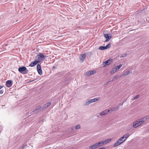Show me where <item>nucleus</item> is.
<instances>
[{
	"mask_svg": "<svg viewBox=\"0 0 149 149\" xmlns=\"http://www.w3.org/2000/svg\"><path fill=\"white\" fill-rule=\"evenodd\" d=\"M18 70L20 73L23 74H27L28 72V70L24 66L19 67L18 68Z\"/></svg>",
	"mask_w": 149,
	"mask_h": 149,
	"instance_id": "obj_1",
	"label": "nucleus"
},
{
	"mask_svg": "<svg viewBox=\"0 0 149 149\" xmlns=\"http://www.w3.org/2000/svg\"><path fill=\"white\" fill-rule=\"evenodd\" d=\"M125 141V140L122 139L121 137L120 139H118L114 144L113 147H116L120 145L121 144L123 143Z\"/></svg>",
	"mask_w": 149,
	"mask_h": 149,
	"instance_id": "obj_2",
	"label": "nucleus"
},
{
	"mask_svg": "<svg viewBox=\"0 0 149 149\" xmlns=\"http://www.w3.org/2000/svg\"><path fill=\"white\" fill-rule=\"evenodd\" d=\"M44 57L45 56L43 54L41 53H40L38 55L36 56L35 59L36 61H39L40 62L41 60V58Z\"/></svg>",
	"mask_w": 149,
	"mask_h": 149,
	"instance_id": "obj_3",
	"label": "nucleus"
},
{
	"mask_svg": "<svg viewBox=\"0 0 149 149\" xmlns=\"http://www.w3.org/2000/svg\"><path fill=\"white\" fill-rule=\"evenodd\" d=\"M104 37L106 39L105 42H107L109 41L112 37V35L111 34H104Z\"/></svg>",
	"mask_w": 149,
	"mask_h": 149,
	"instance_id": "obj_4",
	"label": "nucleus"
},
{
	"mask_svg": "<svg viewBox=\"0 0 149 149\" xmlns=\"http://www.w3.org/2000/svg\"><path fill=\"white\" fill-rule=\"evenodd\" d=\"M147 119V116H146L144 118H141L140 120H138V122L139 123V125H140L142 124L144 122V121L146 120Z\"/></svg>",
	"mask_w": 149,
	"mask_h": 149,
	"instance_id": "obj_5",
	"label": "nucleus"
},
{
	"mask_svg": "<svg viewBox=\"0 0 149 149\" xmlns=\"http://www.w3.org/2000/svg\"><path fill=\"white\" fill-rule=\"evenodd\" d=\"M112 60L111 59H109L107 61L103 62V65L104 66H105L106 65L110 64L112 62Z\"/></svg>",
	"mask_w": 149,
	"mask_h": 149,
	"instance_id": "obj_6",
	"label": "nucleus"
},
{
	"mask_svg": "<svg viewBox=\"0 0 149 149\" xmlns=\"http://www.w3.org/2000/svg\"><path fill=\"white\" fill-rule=\"evenodd\" d=\"M37 71L39 74L41 75L42 74V71L40 65L39 64H38L37 66Z\"/></svg>",
	"mask_w": 149,
	"mask_h": 149,
	"instance_id": "obj_7",
	"label": "nucleus"
},
{
	"mask_svg": "<svg viewBox=\"0 0 149 149\" xmlns=\"http://www.w3.org/2000/svg\"><path fill=\"white\" fill-rule=\"evenodd\" d=\"M41 108V107L40 106H37L36 107V108L35 109H34L33 111H32V110L30 111H29V112H30V113H36Z\"/></svg>",
	"mask_w": 149,
	"mask_h": 149,
	"instance_id": "obj_8",
	"label": "nucleus"
},
{
	"mask_svg": "<svg viewBox=\"0 0 149 149\" xmlns=\"http://www.w3.org/2000/svg\"><path fill=\"white\" fill-rule=\"evenodd\" d=\"M86 55L85 54L81 55L79 57L80 61L81 62H83L85 59Z\"/></svg>",
	"mask_w": 149,
	"mask_h": 149,
	"instance_id": "obj_9",
	"label": "nucleus"
},
{
	"mask_svg": "<svg viewBox=\"0 0 149 149\" xmlns=\"http://www.w3.org/2000/svg\"><path fill=\"white\" fill-rule=\"evenodd\" d=\"M96 72L95 71H88L86 73V75L87 76H89L92 74H93Z\"/></svg>",
	"mask_w": 149,
	"mask_h": 149,
	"instance_id": "obj_10",
	"label": "nucleus"
},
{
	"mask_svg": "<svg viewBox=\"0 0 149 149\" xmlns=\"http://www.w3.org/2000/svg\"><path fill=\"white\" fill-rule=\"evenodd\" d=\"M40 63V61H34L32 62L30 64L29 66L31 67H33L35 65L38 63Z\"/></svg>",
	"mask_w": 149,
	"mask_h": 149,
	"instance_id": "obj_11",
	"label": "nucleus"
},
{
	"mask_svg": "<svg viewBox=\"0 0 149 149\" xmlns=\"http://www.w3.org/2000/svg\"><path fill=\"white\" fill-rule=\"evenodd\" d=\"M12 81L11 80H8L6 81V86L8 87H10L12 85Z\"/></svg>",
	"mask_w": 149,
	"mask_h": 149,
	"instance_id": "obj_12",
	"label": "nucleus"
},
{
	"mask_svg": "<svg viewBox=\"0 0 149 149\" xmlns=\"http://www.w3.org/2000/svg\"><path fill=\"white\" fill-rule=\"evenodd\" d=\"M98 148L97 143L94 144L91 146H90L88 149H95Z\"/></svg>",
	"mask_w": 149,
	"mask_h": 149,
	"instance_id": "obj_13",
	"label": "nucleus"
},
{
	"mask_svg": "<svg viewBox=\"0 0 149 149\" xmlns=\"http://www.w3.org/2000/svg\"><path fill=\"white\" fill-rule=\"evenodd\" d=\"M109 110H106L102 111L100 113V116H103L105 115L106 114H107L108 112H109Z\"/></svg>",
	"mask_w": 149,
	"mask_h": 149,
	"instance_id": "obj_14",
	"label": "nucleus"
},
{
	"mask_svg": "<svg viewBox=\"0 0 149 149\" xmlns=\"http://www.w3.org/2000/svg\"><path fill=\"white\" fill-rule=\"evenodd\" d=\"M139 126L138 120H136L133 124V127L134 128H136Z\"/></svg>",
	"mask_w": 149,
	"mask_h": 149,
	"instance_id": "obj_15",
	"label": "nucleus"
},
{
	"mask_svg": "<svg viewBox=\"0 0 149 149\" xmlns=\"http://www.w3.org/2000/svg\"><path fill=\"white\" fill-rule=\"evenodd\" d=\"M130 136V135L129 134H126L124 135L122 137V139H123L124 140H125V141L126 139L129 136Z\"/></svg>",
	"mask_w": 149,
	"mask_h": 149,
	"instance_id": "obj_16",
	"label": "nucleus"
},
{
	"mask_svg": "<svg viewBox=\"0 0 149 149\" xmlns=\"http://www.w3.org/2000/svg\"><path fill=\"white\" fill-rule=\"evenodd\" d=\"M117 71V70L116 69V68L114 67L112 68L110 72V73L111 74H113L115 73Z\"/></svg>",
	"mask_w": 149,
	"mask_h": 149,
	"instance_id": "obj_17",
	"label": "nucleus"
},
{
	"mask_svg": "<svg viewBox=\"0 0 149 149\" xmlns=\"http://www.w3.org/2000/svg\"><path fill=\"white\" fill-rule=\"evenodd\" d=\"M132 73V72L129 71H127L123 73V75L124 76H126Z\"/></svg>",
	"mask_w": 149,
	"mask_h": 149,
	"instance_id": "obj_18",
	"label": "nucleus"
},
{
	"mask_svg": "<svg viewBox=\"0 0 149 149\" xmlns=\"http://www.w3.org/2000/svg\"><path fill=\"white\" fill-rule=\"evenodd\" d=\"M111 139H107L106 140H104L103 141V142L104 143V144L107 143L111 141Z\"/></svg>",
	"mask_w": 149,
	"mask_h": 149,
	"instance_id": "obj_19",
	"label": "nucleus"
},
{
	"mask_svg": "<svg viewBox=\"0 0 149 149\" xmlns=\"http://www.w3.org/2000/svg\"><path fill=\"white\" fill-rule=\"evenodd\" d=\"M100 99V97L95 98L93 99H91V101L92 103L98 101Z\"/></svg>",
	"mask_w": 149,
	"mask_h": 149,
	"instance_id": "obj_20",
	"label": "nucleus"
},
{
	"mask_svg": "<svg viewBox=\"0 0 149 149\" xmlns=\"http://www.w3.org/2000/svg\"><path fill=\"white\" fill-rule=\"evenodd\" d=\"M97 143V144L98 147L101 146L104 144L103 141H101L100 142H99Z\"/></svg>",
	"mask_w": 149,
	"mask_h": 149,
	"instance_id": "obj_21",
	"label": "nucleus"
},
{
	"mask_svg": "<svg viewBox=\"0 0 149 149\" xmlns=\"http://www.w3.org/2000/svg\"><path fill=\"white\" fill-rule=\"evenodd\" d=\"M92 103L91 101V99L89 100L88 101L86 102L84 104L85 105H87Z\"/></svg>",
	"mask_w": 149,
	"mask_h": 149,
	"instance_id": "obj_22",
	"label": "nucleus"
},
{
	"mask_svg": "<svg viewBox=\"0 0 149 149\" xmlns=\"http://www.w3.org/2000/svg\"><path fill=\"white\" fill-rule=\"evenodd\" d=\"M51 104V102H49L48 103H47L46 104L45 106H44V107L45 108H47L49 106H50Z\"/></svg>",
	"mask_w": 149,
	"mask_h": 149,
	"instance_id": "obj_23",
	"label": "nucleus"
},
{
	"mask_svg": "<svg viewBox=\"0 0 149 149\" xmlns=\"http://www.w3.org/2000/svg\"><path fill=\"white\" fill-rule=\"evenodd\" d=\"M122 64H120L119 65L117 66L114 67L116 68V69L117 70H118L122 67Z\"/></svg>",
	"mask_w": 149,
	"mask_h": 149,
	"instance_id": "obj_24",
	"label": "nucleus"
},
{
	"mask_svg": "<svg viewBox=\"0 0 149 149\" xmlns=\"http://www.w3.org/2000/svg\"><path fill=\"white\" fill-rule=\"evenodd\" d=\"M119 107H115L113 108H112L111 111H116L118 110L119 109Z\"/></svg>",
	"mask_w": 149,
	"mask_h": 149,
	"instance_id": "obj_25",
	"label": "nucleus"
},
{
	"mask_svg": "<svg viewBox=\"0 0 149 149\" xmlns=\"http://www.w3.org/2000/svg\"><path fill=\"white\" fill-rule=\"evenodd\" d=\"M111 45L110 44H109L105 47V49H107L111 47Z\"/></svg>",
	"mask_w": 149,
	"mask_h": 149,
	"instance_id": "obj_26",
	"label": "nucleus"
},
{
	"mask_svg": "<svg viewBox=\"0 0 149 149\" xmlns=\"http://www.w3.org/2000/svg\"><path fill=\"white\" fill-rule=\"evenodd\" d=\"M99 49L100 50H104V49H105V47H104V46H100L99 48Z\"/></svg>",
	"mask_w": 149,
	"mask_h": 149,
	"instance_id": "obj_27",
	"label": "nucleus"
},
{
	"mask_svg": "<svg viewBox=\"0 0 149 149\" xmlns=\"http://www.w3.org/2000/svg\"><path fill=\"white\" fill-rule=\"evenodd\" d=\"M140 97V95H136L134 98V99L133 100H136L138 98H139Z\"/></svg>",
	"mask_w": 149,
	"mask_h": 149,
	"instance_id": "obj_28",
	"label": "nucleus"
},
{
	"mask_svg": "<svg viewBox=\"0 0 149 149\" xmlns=\"http://www.w3.org/2000/svg\"><path fill=\"white\" fill-rule=\"evenodd\" d=\"M80 128V126L79 125H77L75 127L76 129H79Z\"/></svg>",
	"mask_w": 149,
	"mask_h": 149,
	"instance_id": "obj_29",
	"label": "nucleus"
},
{
	"mask_svg": "<svg viewBox=\"0 0 149 149\" xmlns=\"http://www.w3.org/2000/svg\"><path fill=\"white\" fill-rule=\"evenodd\" d=\"M118 78V76L117 75L116 76H115L114 78L112 80V81L114 80V79H117Z\"/></svg>",
	"mask_w": 149,
	"mask_h": 149,
	"instance_id": "obj_30",
	"label": "nucleus"
},
{
	"mask_svg": "<svg viewBox=\"0 0 149 149\" xmlns=\"http://www.w3.org/2000/svg\"><path fill=\"white\" fill-rule=\"evenodd\" d=\"M127 54H123L122 56L123 57H124L126 56L127 55Z\"/></svg>",
	"mask_w": 149,
	"mask_h": 149,
	"instance_id": "obj_31",
	"label": "nucleus"
},
{
	"mask_svg": "<svg viewBox=\"0 0 149 149\" xmlns=\"http://www.w3.org/2000/svg\"><path fill=\"white\" fill-rule=\"evenodd\" d=\"M3 93V91L2 90H0V94L2 95Z\"/></svg>",
	"mask_w": 149,
	"mask_h": 149,
	"instance_id": "obj_32",
	"label": "nucleus"
},
{
	"mask_svg": "<svg viewBox=\"0 0 149 149\" xmlns=\"http://www.w3.org/2000/svg\"><path fill=\"white\" fill-rule=\"evenodd\" d=\"M3 87V86H0V89H1L2 87Z\"/></svg>",
	"mask_w": 149,
	"mask_h": 149,
	"instance_id": "obj_33",
	"label": "nucleus"
},
{
	"mask_svg": "<svg viewBox=\"0 0 149 149\" xmlns=\"http://www.w3.org/2000/svg\"><path fill=\"white\" fill-rule=\"evenodd\" d=\"M53 68H54V69H55V68H56V67H55V66H53Z\"/></svg>",
	"mask_w": 149,
	"mask_h": 149,
	"instance_id": "obj_34",
	"label": "nucleus"
},
{
	"mask_svg": "<svg viewBox=\"0 0 149 149\" xmlns=\"http://www.w3.org/2000/svg\"><path fill=\"white\" fill-rule=\"evenodd\" d=\"M123 103H122V104H120V105H123Z\"/></svg>",
	"mask_w": 149,
	"mask_h": 149,
	"instance_id": "obj_35",
	"label": "nucleus"
},
{
	"mask_svg": "<svg viewBox=\"0 0 149 149\" xmlns=\"http://www.w3.org/2000/svg\"><path fill=\"white\" fill-rule=\"evenodd\" d=\"M24 148V146H23L22 148V149H23Z\"/></svg>",
	"mask_w": 149,
	"mask_h": 149,
	"instance_id": "obj_36",
	"label": "nucleus"
}]
</instances>
